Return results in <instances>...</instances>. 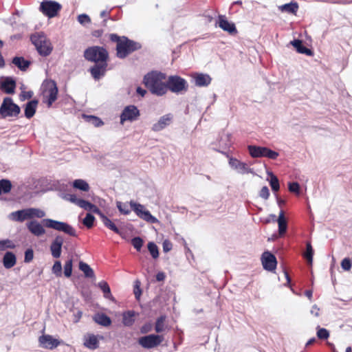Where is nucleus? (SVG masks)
<instances>
[{
  "mask_svg": "<svg viewBox=\"0 0 352 352\" xmlns=\"http://www.w3.org/2000/svg\"><path fill=\"white\" fill-rule=\"evenodd\" d=\"M146 87L151 94L162 96L167 93L166 76L165 74L153 71L146 74L143 79Z\"/></svg>",
  "mask_w": 352,
  "mask_h": 352,
  "instance_id": "nucleus-1",
  "label": "nucleus"
},
{
  "mask_svg": "<svg viewBox=\"0 0 352 352\" xmlns=\"http://www.w3.org/2000/svg\"><path fill=\"white\" fill-rule=\"evenodd\" d=\"M30 39L41 56H47L51 54L53 47L50 39L43 33L33 34Z\"/></svg>",
  "mask_w": 352,
  "mask_h": 352,
  "instance_id": "nucleus-2",
  "label": "nucleus"
},
{
  "mask_svg": "<svg viewBox=\"0 0 352 352\" xmlns=\"http://www.w3.org/2000/svg\"><path fill=\"white\" fill-rule=\"evenodd\" d=\"M141 48V45L123 36L122 41L119 42L116 46L117 56L120 58H126L129 54Z\"/></svg>",
  "mask_w": 352,
  "mask_h": 352,
  "instance_id": "nucleus-3",
  "label": "nucleus"
},
{
  "mask_svg": "<svg viewBox=\"0 0 352 352\" xmlns=\"http://www.w3.org/2000/svg\"><path fill=\"white\" fill-rule=\"evenodd\" d=\"M84 57L88 61L98 63L107 61L108 52L102 47L93 46L85 50Z\"/></svg>",
  "mask_w": 352,
  "mask_h": 352,
  "instance_id": "nucleus-4",
  "label": "nucleus"
},
{
  "mask_svg": "<svg viewBox=\"0 0 352 352\" xmlns=\"http://www.w3.org/2000/svg\"><path fill=\"white\" fill-rule=\"evenodd\" d=\"M21 112V109L14 103L11 98H5L0 106V118L16 117Z\"/></svg>",
  "mask_w": 352,
  "mask_h": 352,
  "instance_id": "nucleus-5",
  "label": "nucleus"
},
{
  "mask_svg": "<svg viewBox=\"0 0 352 352\" xmlns=\"http://www.w3.org/2000/svg\"><path fill=\"white\" fill-rule=\"evenodd\" d=\"M166 83L167 91L170 90L177 94L186 91L188 87L187 81L179 76H168Z\"/></svg>",
  "mask_w": 352,
  "mask_h": 352,
  "instance_id": "nucleus-6",
  "label": "nucleus"
},
{
  "mask_svg": "<svg viewBox=\"0 0 352 352\" xmlns=\"http://www.w3.org/2000/svg\"><path fill=\"white\" fill-rule=\"evenodd\" d=\"M43 95L45 99L44 102L50 107L53 102L57 99L58 87L55 81H45L42 85Z\"/></svg>",
  "mask_w": 352,
  "mask_h": 352,
  "instance_id": "nucleus-7",
  "label": "nucleus"
},
{
  "mask_svg": "<svg viewBox=\"0 0 352 352\" xmlns=\"http://www.w3.org/2000/svg\"><path fill=\"white\" fill-rule=\"evenodd\" d=\"M43 221L45 226L47 228H52L59 232H63L72 236H76L75 229L65 222L53 220L51 219H45Z\"/></svg>",
  "mask_w": 352,
  "mask_h": 352,
  "instance_id": "nucleus-8",
  "label": "nucleus"
},
{
  "mask_svg": "<svg viewBox=\"0 0 352 352\" xmlns=\"http://www.w3.org/2000/svg\"><path fill=\"white\" fill-rule=\"evenodd\" d=\"M131 208L135 212V214L143 220L146 222L155 223L158 222V220L153 217L151 212L145 208V207L140 204H136L133 201H131L130 203Z\"/></svg>",
  "mask_w": 352,
  "mask_h": 352,
  "instance_id": "nucleus-9",
  "label": "nucleus"
},
{
  "mask_svg": "<svg viewBox=\"0 0 352 352\" xmlns=\"http://www.w3.org/2000/svg\"><path fill=\"white\" fill-rule=\"evenodd\" d=\"M61 5L54 1L45 0L40 5V10L49 18L54 17L60 10Z\"/></svg>",
  "mask_w": 352,
  "mask_h": 352,
  "instance_id": "nucleus-10",
  "label": "nucleus"
},
{
  "mask_svg": "<svg viewBox=\"0 0 352 352\" xmlns=\"http://www.w3.org/2000/svg\"><path fill=\"white\" fill-rule=\"evenodd\" d=\"M164 340L163 336L150 334L139 338L138 343L144 349H153L159 346Z\"/></svg>",
  "mask_w": 352,
  "mask_h": 352,
  "instance_id": "nucleus-11",
  "label": "nucleus"
},
{
  "mask_svg": "<svg viewBox=\"0 0 352 352\" xmlns=\"http://www.w3.org/2000/svg\"><path fill=\"white\" fill-rule=\"evenodd\" d=\"M140 116V111L135 105L126 106L120 115V123L124 124L125 121L133 122Z\"/></svg>",
  "mask_w": 352,
  "mask_h": 352,
  "instance_id": "nucleus-12",
  "label": "nucleus"
},
{
  "mask_svg": "<svg viewBox=\"0 0 352 352\" xmlns=\"http://www.w3.org/2000/svg\"><path fill=\"white\" fill-rule=\"evenodd\" d=\"M230 166L238 173L243 175L245 173H253V169L248 167V164L239 161L236 158L228 157Z\"/></svg>",
  "mask_w": 352,
  "mask_h": 352,
  "instance_id": "nucleus-13",
  "label": "nucleus"
},
{
  "mask_svg": "<svg viewBox=\"0 0 352 352\" xmlns=\"http://www.w3.org/2000/svg\"><path fill=\"white\" fill-rule=\"evenodd\" d=\"M261 259L262 264L265 270L272 272L276 269L277 261L274 254L270 252H264L262 254Z\"/></svg>",
  "mask_w": 352,
  "mask_h": 352,
  "instance_id": "nucleus-14",
  "label": "nucleus"
},
{
  "mask_svg": "<svg viewBox=\"0 0 352 352\" xmlns=\"http://www.w3.org/2000/svg\"><path fill=\"white\" fill-rule=\"evenodd\" d=\"M38 342L41 347L47 349H54L60 343L58 339L54 338L50 335H43L40 336Z\"/></svg>",
  "mask_w": 352,
  "mask_h": 352,
  "instance_id": "nucleus-15",
  "label": "nucleus"
},
{
  "mask_svg": "<svg viewBox=\"0 0 352 352\" xmlns=\"http://www.w3.org/2000/svg\"><path fill=\"white\" fill-rule=\"evenodd\" d=\"M107 63L105 62L96 63L93 67L89 69L91 76L98 80L102 78L106 73Z\"/></svg>",
  "mask_w": 352,
  "mask_h": 352,
  "instance_id": "nucleus-16",
  "label": "nucleus"
},
{
  "mask_svg": "<svg viewBox=\"0 0 352 352\" xmlns=\"http://www.w3.org/2000/svg\"><path fill=\"white\" fill-rule=\"evenodd\" d=\"M63 243L64 239L61 235H57L52 241L50 245V251L54 258H58L60 256Z\"/></svg>",
  "mask_w": 352,
  "mask_h": 352,
  "instance_id": "nucleus-17",
  "label": "nucleus"
},
{
  "mask_svg": "<svg viewBox=\"0 0 352 352\" xmlns=\"http://www.w3.org/2000/svg\"><path fill=\"white\" fill-rule=\"evenodd\" d=\"M173 116L171 113L166 114L159 119V120L153 124L152 130L157 132L163 130L166 126L170 124L173 120Z\"/></svg>",
  "mask_w": 352,
  "mask_h": 352,
  "instance_id": "nucleus-18",
  "label": "nucleus"
},
{
  "mask_svg": "<svg viewBox=\"0 0 352 352\" xmlns=\"http://www.w3.org/2000/svg\"><path fill=\"white\" fill-rule=\"evenodd\" d=\"M10 220L16 222H23L25 220L30 219L28 208L19 210L9 214Z\"/></svg>",
  "mask_w": 352,
  "mask_h": 352,
  "instance_id": "nucleus-19",
  "label": "nucleus"
},
{
  "mask_svg": "<svg viewBox=\"0 0 352 352\" xmlns=\"http://www.w3.org/2000/svg\"><path fill=\"white\" fill-rule=\"evenodd\" d=\"M28 230L36 236H41L45 233L43 226L37 221H31L26 224Z\"/></svg>",
  "mask_w": 352,
  "mask_h": 352,
  "instance_id": "nucleus-20",
  "label": "nucleus"
},
{
  "mask_svg": "<svg viewBox=\"0 0 352 352\" xmlns=\"http://www.w3.org/2000/svg\"><path fill=\"white\" fill-rule=\"evenodd\" d=\"M84 346L87 349L95 350L99 346L98 336L92 333H87L84 336Z\"/></svg>",
  "mask_w": 352,
  "mask_h": 352,
  "instance_id": "nucleus-21",
  "label": "nucleus"
},
{
  "mask_svg": "<svg viewBox=\"0 0 352 352\" xmlns=\"http://www.w3.org/2000/svg\"><path fill=\"white\" fill-rule=\"evenodd\" d=\"M219 26L230 34L236 33L237 32L235 25L233 23L229 22L224 16H219Z\"/></svg>",
  "mask_w": 352,
  "mask_h": 352,
  "instance_id": "nucleus-22",
  "label": "nucleus"
},
{
  "mask_svg": "<svg viewBox=\"0 0 352 352\" xmlns=\"http://www.w3.org/2000/svg\"><path fill=\"white\" fill-rule=\"evenodd\" d=\"M1 87L6 94H12L14 93L16 82L11 77H6L1 82Z\"/></svg>",
  "mask_w": 352,
  "mask_h": 352,
  "instance_id": "nucleus-23",
  "label": "nucleus"
},
{
  "mask_svg": "<svg viewBox=\"0 0 352 352\" xmlns=\"http://www.w3.org/2000/svg\"><path fill=\"white\" fill-rule=\"evenodd\" d=\"M194 80L197 87H206L210 84L212 78L208 74H197L194 76Z\"/></svg>",
  "mask_w": 352,
  "mask_h": 352,
  "instance_id": "nucleus-24",
  "label": "nucleus"
},
{
  "mask_svg": "<svg viewBox=\"0 0 352 352\" xmlns=\"http://www.w3.org/2000/svg\"><path fill=\"white\" fill-rule=\"evenodd\" d=\"M290 43L296 48V51L300 54H304L308 56H311L313 54V52L310 49H308L307 47L303 45L302 41L301 40L294 39Z\"/></svg>",
  "mask_w": 352,
  "mask_h": 352,
  "instance_id": "nucleus-25",
  "label": "nucleus"
},
{
  "mask_svg": "<svg viewBox=\"0 0 352 352\" xmlns=\"http://www.w3.org/2000/svg\"><path fill=\"white\" fill-rule=\"evenodd\" d=\"M16 258L14 253L7 252L3 258V264L5 268L10 269L15 265Z\"/></svg>",
  "mask_w": 352,
  "mask_h": 352,
  "instance_id": "nucleus-26",
  "label": "nucleus"
},
{
  "mask_svg": "<svg viewBox=\"0 0 352 352\" xmlns=\"http://www.w3.org/2000/svg\"><path fill=\"white\" fill-rule=\"evenodd\" d=\"M38 102L37 100H32L27 102L25 107V116L27 118L30 119L34 116L36 113Z\"/></svg>",
  "mask_w": 352,
  "mask_h": 352,
  "instance_id": "nucleus-27",
  "label": "nucleus"
},
{
  "mask_svg": "<svg viewBox=\"0 0 352 352\" xmlns=\"http://www.w3.org/2000/svg\"><path fill=\"white\" fill-rule=\"evenodd\" d=\"M277 222L278 224V234L280 236H283L285 234L287 231V223L286 219L285 217L284 212L282 210L279 212Z\"/></svg>",
  "mask_w": 352,
  "mask_h": 352,
  "instance_id": "nucleus-28",
  "label": "nucleus"
},
{
  "mask_svg": "<svg viewBox=\"0 0 352 352\" xmlns=\"http://www.w3.org/2000/svg\"><path fill=\"white\" fill-rule=\"evenodd\" d=\"M93 319L95 322L103 327H109L111 324V318L103 313L95 314Z\"/></svg>",
  "mask_w": 352,
  "mask_h": 352,
  "instance_id": "nucleus-29",
  "label": "nucleus"
},
{
  "mask_svg": "<svg viewBox=\"0 0 352 352\" xmlns=\"http://www.w3.org/2000/svg\"><path fill=\"white\" fill-rule=\"evenodd\" d=\"M265 148L266 147L257 146H253V145H250L248 147L250 155L252 157H265Z\"/></svg>",
  "mask_w": 352,
  "mask_h": 352,
  "instance_id": "nucleus-30",
  "label": "nucleus"
},
{
  "mask_svg": "<svg viewBox=\"0 0 352 352\" xmlns=\"http://www.w3.org/2000/svg\"><path fill=\"white\" fill-rule=\"evenodd\" d=\"M166 317L164 315H162L157 318L155 330L157 333H162L168 329V325L166 324Z\"/></svg>",
  "mask_w": 352,
  "mask_h": 352,
  "instance_id": "nucleus-31",
  "label": "nucleus"
},
{
  "mask_svg": "<svg viewBox=\"0 0 352 352\" xmlns=\"http://www.w3.org/2000/svg\"><path fill=\"white\" fill-rule=\"evenodd\" d=\"M136 313L134 311H127L122 314V323L126 327H131L135 322Z\"/></svg>",
  "mask_w": 352,
  "mask_h": 352,
  "instance_id": "nucleus-32",
  "label": "nucleus"
},
{
  "mask_svg": "<svg viewBox=\"0 0 352 352\" xmlns=\"http://www.w3.org/2000/svg\"><path fill=\"white\" fill-rule=\"evenodd\" d=\"M12 62L21 71H25L30 65V62L25 60L23 57L15 56Z\"/></svg>",
  "mask_w": 352,
  "mask_h": 352,
  "instance_id": "nucleus-33",
  "label": "nucleus"
},
{
  "mask_svg": "<svg viewBox=\"0 0 352 352\" xmlns=\"http://www.w3.org/2000/svg\"><path fill=\"white\" fill-rule=\"evenodd\" d=\"M79 269L84 273L86 278H95V274L93 269L87 263L83 261H80Z\"/></svg>",
  "mask_w": 352,
  "mask_h": 352,
  "instance_id": "nucleus-34",
  "label": "nucleus"
},
{
  "mask_svg": "<svg viewBox=\"0 0 352 352\" xmlns=\"http://www.w3.org/2000/svg\"><path fill=\"white\" fill-rule=\"evenodd\" d=\"M280 9L282 12H285L290 14H296L298 9V5L296 2H291L281 6Z\"/></svg>",
  "mask_w": 352,
  "mask_h": 352,
  "instance_id": "nucleus-35",
  "label": "nucleus"
},
{
  "mask_svg": "<svg viewBox=\"0 0 352 352\" xmlns=\"http://www.w3.org/2000/svg\"><path fill=\"white\" fill-rule=\"evenodd\" d=\"M72 186L74 188L80 190L82 191L87 192L89 190V186L88 183L81 179H75L73 182Z\"/></svg>",
  "mask_w": 352,
  "mask_h": 352,
  "instance_id": "nucleus-36",
  "label": "nucleus"
},
{
  "mask_svg": "<svg viewBox=\"0 0 352 352\" xmlns=\"http://www.w3.org/2000/svg\"><path fill=\"white\" fill-rule=\"evenodd\" d=\"M12 188V184L10 180L2 179L0 180V195L8 193Z\"/></svg>",
  "mask_w": 352,
  "mask_h": 352,
  "instance_id": "nucleus-37",
  "label": "nucleus"
},
{
  "mask_svg": "<svg viewBox=\"0 0 352 352\" xmlns=\"http://www.w3.org/2000/svg\"><path fill=\"white\" fill-rule=\"evenodd\" d=\"M28 210L30 219L34 217L43 218L45 216V212L39 208H28Z\"/></svg>",
  "mask_w": 352,
  "mask_h": 352,
  "instance_id": "nucleus-38",
  "label": "nucleus"
},
{
  "mask_svg": "<svg viewBox=\"0 0 352 352\" xmlns=\"http://www.w3.org/2000/svg\"><path fill=\"white\" fill-rule=\"evenodd\" d=\"M267 174L270 176V184L272 190L274 192H277L280 188L278 179L272 172H268Z\"/></svg>",
  "mask_w": 352,
  "mask_h": 352,
  "instance_id": "nucleus-39",
  "label": "nucleus"
},
{
  "mask_svg": "<svg viewBox=\"0 0 352 352\" xmlns=\"http://www.w3.org/2000/svg\"><path fill=\"white\" fill-rule=\"evenodd\" d=\"M101 221L107 228L117 234H120V230L118 227L107 217L105 216L104 217H102Z\"/></svg>",
  "mask_w": 352,
  "mask_h": 352,
  "instance_id": "nucleus-40",
  "label": "nucleus"
},
{
  "mask_svg": "<svg viewBox=\"0 0 352 352\" xmlns=\"http://www.w3.org/2000/svg\"><path fill=\"white\" fill-rule=\"evenodd\" d=\"M98 286L103 292L104 296L105 298H109L110 296H111L110 287L106 281H101L98 283Z\"/></svg>",
  "mask_w": 352,
  "mask_h": 352,
  "instance_id": "nucleus-41",
  "label": "nucleus"
},
{
  "mask_svg": "<svg viewBox=\"0 0 352 352\" xmlns=\"http://www.w3.org/2000/svg\"><path fill=\"white\" fill-rule=\"evenodd\" d=\"M148 250L152 256V257L155 259L159 256V250L157 245L153 242H149L147 245Z\"/></svg>",
  "mask_w": 352,
  "mask_h": 352,
  "instance_id": "nucleus-42",
  "label": "nucleus"
},
{
  "mask_svg": "<svg viewBox=\"0 0 352 352\" xmlns=\"http://www.w3.org/2000/svg\"><path fill=\"white\" fill-rule=\"evenodd\" d=\"M116 206L119 211L124 214H129L131 212V209L128 205V203L117 201Z\"/></svg>",
  "mask_w": 352,
  "mask_h": 352,
  "instance_id": "nucleus-43",
  "label": "nucleus"
},
{
  "mask_svg": "<svg viewBox=\"0 0 352 352\" xmlns=\"http://www.w3.org/2000/svg\"><path fill=\"white\" fill-rule=\"evenodd\" d=\"M314 250L310 243H307L306 252L304 253V257L309 263H311L313 261Z\"/></svg>",
  "mask_w": 352,
  "mask_h": 352,
  "instance_id": "nucleus-44",
  "label": "nucleus"
},
{
  "mask_svg": "<svg viewBox=\"0 0 352 352\" xmlns=\"http://www.w3.org/2000/svg\"><path fill=\"white\" fill-rule=\"evenodd\" d=\"M317 337L321 340H327L329 337V332L324 328H321L320 326L317 327Z\"/></svg>",
  "mask_w": 352,
  "mask_h": 352,
  "instance_id": "nucleus-45",
  "label": "nucleus"
},
{
  "mask_svg": "<svg viewBox=\"0 0 352 352\" xmlns=\"http://www.w3.org/2000/svg\"><path fill=\"white\" fill-rule=\"evenodd\" d=\"M14 247H15V245L11 240L5 239V240L0 241V252L4 251L7 248H10V249L14 248Z\"/></svg>",
  "mask_w": 352,
  "mask_h": 352,
  "instance_id": "nucleus-46",
  "label": "nucleus"
},
{
  "mask_svg": "<svg viewBox=\"0 0 352 352\" xmlns=\"http://www.w3.org/2000/svg\"><path fill=\"white\" fill-rule=\"evenodd\" d=\"M72 272V259L67 260L64 265V274L66 277L71 276Z\"/></svg>",
  "mask_w": 352,
  "mask_h": 352,
  "instance_id": "nucleus-47",
  "label": "nucleus"
},
{
  "mask_svg": "<svg viewBox=\"0 0 352 352\" xmlns=\"http://www.w3.org/2000/svg\"><path fill=\"white\" fill-rule=\"evenodd\" d=\"M94 220L95 217L91 213H87L84 218L82 223L86 227L90 228L93 226Z\"/></svg>",
  "mask_w": 352,
  "mask_h": 352,
  "instance_id": "nucleus-48",
  "label": "nucleus"
},
{
  "mask_svg": "<svg viewBox=\"0 0 352 352\" xmlns=\"http://www.w3.org/2000/svg\"><path fill=\"white\" fill-rule=\"evenodd\" d=\"M143 243H144L143 240L139 236H135L133 239H132V240H131V243H132L133 246L134 247V248L136 249L137 251H140V250L142 247Z\"/></svg>",
  "mask_w": 352,
  "mask_h": 352,
  "instance_id": "nucleus-49",
  "label": "nucleus"
},
{
  "mask_svg": "<svg viewBox=\"0 0 352 352\" xmlns=\"http://www.w3.org/2000/svg\"><path fill=\"white\" fill-rule=\"evenodd\" d=\"M87 120L95 126H100L103 124L102 121L100 118L94 116H87Z\"/></svg>",
  "mask_w": 352,
  "mask_h": 352,
  "instance_id": "nucleus-50",
  "label": "nucleus"
},
{
  "mask_svg": "<svg viewBox=\"0 0 352 352\" xmlns=\"http://www.w3.org/2000/svg\"><path fill=\"white\" fill-rule=\"evenodd\" d=\"M289 190L291 192L298 195L300 193V185L298 182H290L288 184Z\"/></svg>",
  "mask_w": 352,
  "mask_h": 352,
  "instance_id": "nucleus-51",
  "label": "nucleus"
},
{
  "mask_svg": "<svg viewBox=\"0 0 352 352\" xmlns=\"http://www.w3.org/2000/svg\"><path fill=\"white\" fill-rule=\"evenodd\" d=\"M61 271H62V265L60 261H56L53 267H52V272L54 274H55L57 276H61Z\"/></svg>",
  "mask_w": 352,
  "mask_h": 352,
  "instance_id": "nucleus-52",
  "label": "nucleus"
},
{
  "mask_svg": "<svg viewBox=\"0 0 352 352\" xmlns=\"http://www.w3.org/2000/svg\"><path fill=\"white\" fill-rule=\"evenodd\" d=\"M352 266L351 260L349 258H344L341 262V267L345 271L351 270Z\"/></svg>",
  "mask_w": 352,
  "mask_h": 352,
  "instance_id": "nucleus-53",
  "label": "nucleus"
},
{
  "mask_svg": "<svg viewBox=\"0 0 352 352\" xmlns=\"http://www.w3.org/2000/svg\"><path fill=\"white\" fill-rule=\"evenodd\" d=\"M78 21L81 24V25H85L87 23H89L91 22V19L90 17L86 14H81L80 15L78 16Z\"/></svg>",
  "mask_w": 352,
  "mask_h": 352,
  "instance_id": "nucleus-54",
  "label": "nucleus"
},
{
  "mask_svg": "<svg viewBox=\"0 0 352 352\" xmlns=\"http://www.w3.org/2000/svg\"><path fill=\"white\" fill-rule=\"evenodd\" d=\"M279 155L278 153L272 151L268 148H265V157H268L271 160H275L277 158V157Z\"/></svg>",
  "mask_w": 352,
  "mask_h": 352,
  "instance_id": "nucleus-55",
  "label": "nucleus"
},
{
  "mask_svg": "<svg viewBox=\"0 0 352 352\" xmlns=\"http://www.w3.org/2000/svg\"><path fill=\"white\" fill-rule=\"evenodd\" d=\"M34 258V252L32 249H28L25 252V258H24V262L25 263H30L32 261Z\"/></svg>",
  "mask_w": 352,
  "mask_h": 352,
  "instance_id": "nucleus-56",
  "label": "nucleus"
},
{
  "mask_svg": "<svg viewBox=\"0 0 352 352\" xmlns=\"http://www.w3.org/2000/svg\"><path fill=\"white\" fill-rule=\"evenodd\" d=\"M259 196L265 200L269 198L270 190H269V188H267V186H263L261 188V190H260V192H259Z\"/></svg>",
  "mask_w": 352,
  "mask_h": 352,
  "instance_id": "nucleus-57",
  "label": "nucleus"
},
{
  "mask_svg": "<svg viewBox=\"0 0 352 352\" xmlns=\"http://www.w3.org/2000/svg\"><path fill=\"white\" fill-rule=\"evenodd\" d=\"M162 247H163V251L164 252H168L170 250H171V249L173 248V244L169 240L166 239L163 241Z\"/></svg>",
  "mask_w": 352,
  "mask_h": 352,
  "instance_id": "nucleus-58",
  "label": "nucleus"
},
{
  "mask_svg": "<svg viewBox=\"0 0 352 352\" xmlns=\"http://www.w3.org/2000/svg\"><path fill=\"white\" fill-rule=\"evenodd\" d=\"M153 329V324L150 322H147L144 324L142 327L140 328V332L142 333H147L150 332Z\"/></svg>",
  "mask_w": 352,
  "mask_h": 352,
  "instance_id": "nucleus-59",
  "label": "nucleus"
},
{
  "mask_svg": "<svg viewBox=\"0 0 352 352\" xmlns=\"http://www.w3.org/2000/svg\"><path fill=\"white\" fill-rule=\"evenodd\" d=\"M230 134H225L224 136L221 137L220 142H223V145L225 147H228L230 146Z\"/></svg>",
  "mask_w": 352,
  "mask_h": 352,
  "instance_id": "nucleus-60",
  "label": "nucleus"
},
{
  "mask_svg": "<svg viewBox=\"0 0 352 352\" xmlns=\"http://www.w3.org/2000/svg\"><path fill=\"white\" fill-rule=\"evenodd\" d=\"M141 289H140V282L139 281H136V284H135V288H134V294H135V296L137 299H139L140 295H141Z\"/></svg>",
  "mask_w": 352,
  "mask_h": 352,
  "instance_id": "nucleus-61",
  "label": "nucleus"
},
{
  "mask_svg": "<svg viewBox=\"0 0 352 352\" xmlns=\"http://www.w3.org/2000/svg\"><path fill=\"white\" fill-rule=\"evenodd\" d=\"M67 199L72 203L75 204L76 205L78 204V201L80 199L77 198L75 195H72V194L67 195Z\"/></svg>",
  "mask_w": 352,
  "mask_h": 352,
  "instance_id": "nucleus-62",
  "label": "nucleus"
},
{
  "mask_svg": "<svg viewBox=\"0 0 352 352\" xmlns=\"http://www.w3.org/2000/svg\"><path fill=\"white\" fill-rule=\"evenodd\" d=\"M82 315V312L80 310H78L76 313L74 314V322H78L81 318Z\"/></svg>",
  "mask_w": 352,
  "mask_h": 352,
  "instance_id": "nucleus-63",
  "label": "nucleus"
},
{
  "mask_svg": "<svg viewBox=\"0 0 352 352\" xmlns=\"http://www.w3.org/2000/svg\"><path fill=\"white\" fill-rule=\"evenodd\" d=\"M89 201L80 199L77 204L78 206L86 210Z\"/></svg>",
  "mask_w": 352,
  "mask_h": 352,
  "instance_id": "nucleus-64",
  "label": "nucleus"
}]
</instances>
